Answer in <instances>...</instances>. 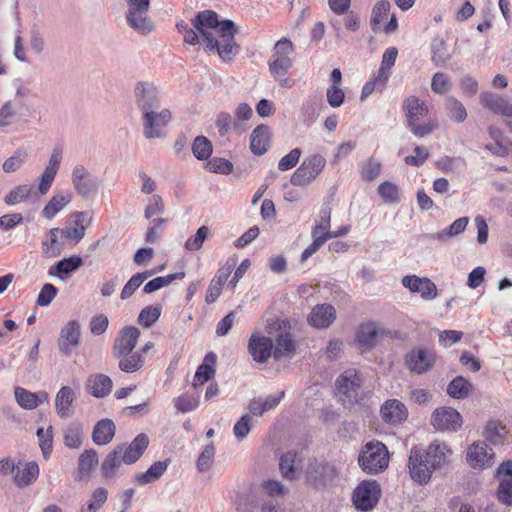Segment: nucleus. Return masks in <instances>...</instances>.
<instances>
[{
	"label": "nucleus",
	"instance_id": "f257e3e1",
	"mask_svg": "<svg viewBox=\"0 0 512 512\" xmlns=\"http://www.w3.org/2000/svg\"><path fill=\"white\" fill-rule=\"evenodd\" d=\"M452 454L450 447L439 441H433L425 450L413 447L408 459V472L419 485L430 482L434 471L441 469Z\"/></svg>",
	"mask_w": 512,
	"mask_h": 512
},
{
	"label": "nucleus",
	"instance_id": "f03ea898",
	"mask_svg": "<svg viewBox=\"0 0 512 512\" xmlns=\"http://www.w3.org/2000/svg\"><path fill=\"white\" fill-rule=\"evenodd\" d=\"M192 25L200 33L203 42L208 51H212L213 47H217V39L213 36L211 30H215L222 41H232L238 29L232 20H219V16L212 10H204L199 12L193 19Z\"/></svg>",
	"mask_w": 512,
	"mask_h": 512
},
{
	"label": "nucleus",
	"instance_id": "7ed1b4c3",
	"mask_svg": "<svg viewBox=\"0 0 512 512\" xmlns=\"http://www.w3.org/2000/svg\"><path fill=\"white\" fill-rule=\"evenodd\" d=\"M358 464L368 474H378L384 471L389 464L387 447L380 441L366 443L360 451Z\"/></svg>",
	"mask_w": 512,
	"mask_h": 512
},
{
	"label": "nucleus",
	"instance_id": "20e7f679",
	"mask_svg": "<svg viewBox=\"0 0 512 512\" xmlns=\"http://www.w3.org/2000/svg\"><path fill=\"white\" fill-rule=\"evenodd\" d=\"M403 110L407 115V126L417 137H425L431 134L438 125L429 121L425 124H419L420 117L428 114L427 105L415 96L406 98L403 102Z\"/></svg>",
	"mask_w": 512,
	"mask_h": 512
},
{
	"label": "nucleus",
	"instance_id": "39448f33",
	"mask_svg": "<svg viewBox=\"0 0 512 512\" xmlns=\"http://www.w3.org/2000/svg\"><path fill=\"white\" fill-rule=\"evenodd\" d=\"M127 5L126 22L134 31L145 35L154 29L152 21L148 18L150 0H124Z\"/></svg>",
	"mask_w": 512,
	"mask_h": 512
},
{
	"label": "nucleus",
	"instance_id": "423d86ee",
	"mask_svg": "<svg viewBox=\"0 0 512 512\" xmlns=\"http://www.w3.org/2000/svg\"><path fill=\"white\" fill-rule=\"evenodd\" d=\"M339 471L336 466L325 460H311L305 470L306 480L315 488H324L335 483Z\"/></svg>",
	"mask_w": 512,
	"mask_h": 512
},
{
	"label": "nucleus",
	"instance_id": "0eeeda50",
	"mask_svg": "<svg viewBox=\"0 0 512 512\" xmlns=\"http://www.w3.org/2000/svg\"><path fill=\"white\" fill-rule=\"evenodd\" d=\"M172 119L167 108L150 110L142 114L143 135L147 139H162L166 136L165 128Z\"/></svg>",
	"mask_w": 512,
	"mask_h": 512
},
{
	"label": "nucleus",
	"instance_id": "6e6552de",
	"mask_svg": "<svg viewBox=\"0 0 512 512\" xmlns=\"http://www.w3.org/2000/svg\"><path fill=\"white\" fill-rule=\"evenodd\" d=\"M326 165V159L320 154L306 157L290 178L294 186H307L311 184Z\"/></svg>",
	"mask_w": 512,
	"mask_h": 512
},
{
	"label": "nucleus",
	"instance_id": "1a4fd4ad",
	"mask_svg": "<svg viewBox=\"0 0 512 512\" xmlns=\"http://www.w3.org/2000/svg\"><path fill=\"white\" fill-rule=\"evenodd\" d=\"M381 488L376 480H364L355 488L352 496L356 509L371 511L378 503Z\"/></svg>",
	"mask_w": 512,
	"mask_h": 512
},
{
	"label": "nucleus",
	"instance_id": "9d476101",
	"mask_svg": "<svg viewBox=\"0 0 512 512\" xmlns=\"http://www.w3.org/2000/svg\"><path fill=\"white\" fill-rule=\"evenodd\" d=\"M336 386L344 403L358 402L362 380L356 370L348 369L340 374L336 380Z\"/></svg>",
	"mask_w": 512,
	"mask_h": 512
},
{
	"label": "nucleus",
	"instance_id": "9b49d317",
	"mask_svg": "<svg viewBox=\"0 0 512 512\" xmlns=\"http://www.w3.org/2000/svg\"><path fill=\"white\" fill-rule=\"evenodd\" d=\"M134 97L135 103L142 114L161 108L159 92L152 82H138L134 87Z\"/></svg>",
	"mask_w": 512,
	"mask_h": 512
},
{
	"label": "nucleus",
	"instance_id": "f8f14e48",
	"mask_svg": "<svg viewBox=\"0 0 512 512\" xmlns=\"http://www.w3.org/2000/svg\"><path fill=\"white\" fill-rule=\"evenodd\" d=\"M71 181L77 193L85 199L91 198L98 191V179L81 164L73 168Z\"/></svg>",
	"mask_w": 512,
	"mask_h": 512
},
{
	"label": "nucleus",
	"instance_id": "ddd939ff",
	"mask_svg": "<svg viewBox=\"0 0 512 512\" xmlns=\"http://www.w3.org/2000/svg\"><path fill=\"white\" fill-rule=\"evenodd\" d=\"M436 361L433 350L428 348H414L405 356V365L413 373L424 374L430 371Z\"/></svg>",
	"mask_w": 512,
	"mask_h": 512
},
{
	"label": "nucleus",
	"instance_id": "4468645a",
	"mask_svg": "<svg viewBox=\"0 0 512 512\" xmlns=\"http://www.w3.org/2000/svg\"><path fill=\"white\" fill-rule=\"evenodd\" d=\"M431 424L439 431H457L462 425V417L454 408L441 407L433 412Z\"/></svg>",
	"mask_w": 512,
	"mask_h": 512
},
{
	"label": "nucleus",
	"instance_id": "2eb2a0df",
	"mask_svg": "<svg viewBox=\"0 0 512 512\" xmlns=\"http://www.w3.org/2000/svg\"><path fill=\"white\" fill-rule=\"evenodd\" d=\"M494 452L486 442H475L467 451V462L474 469H485L493 465Z\"/></svg>",
	"mask_w": 512,
	"mask_h": 512
},
{
	"label": "nucleus",
	"instance_id": "dca6fc26",
	"mask_svg": "<svg viewBox=\"0 0 512 512\" xmlns=\"http://www.w3.org/2000/svg\"><path fill=\"white\" fill-rule=\"evenodd\" d=\"M140 330L134 326L123 327L114 340L112 347L113 356H122L123 353L134 351L138 343Z\"/></svg>",
	"mask_w": 512,
	"mask_h": 512
},
{
	"label": "nucleus",
	"instance_id": "f3484780",
	"mask_svg": "<svg viewBox=\"0 0 512 512\" xmlns=\"http://www.w3.org/2000/svg\"><path fill=\"white\" fill-rule=\"evenodd\" d=\"M402 285L413 293H420L424 300L435 299L438 295L437 286L426 277L408 275L402 278Z\"/></svg>",
	"mask_w": 512,
	"mask_h": 512
},
{
	"label": "nucleus",
	"instance_id": "a211bd4d",
	"mask_svg": "<svg viewBox=\"0 0 512 512\" xmlns=\"http://www.w3.org/2000/svg\"><path fill=\"white\" fill-rule=\"evenodd\" d=\"M248 351L254 361L265 363L273 356V341L269 337L252 334L248 343Z\"/></svg>",
	"mask_w": 512,
	"mask_h": 512
},
{
	"label": "nucleus",
	"instance_id": "6ab92c4d",
	"mask_svg": "<svg viewBox=\"0 0 512 512\" xmlns=\"http://www.w3.org/2000/svg\"><path fill=\"white\" fill-rule=\"evenodd\" d=\"M479 99L481 105L494 114L512 118V103L504 97L489 91H484L480 94Z\"/></svg>",
	"mask_w": 512,
	"mask_h": 512
},
{
	"label": "nucleus",
	"instance_id": "aec40b11",
	"mask_svg": "<svg viewBox=\"0 0 512 512\" xmlns=\"http://www.w3.org/2000/svg\"><path fill=\"white\" fill-rule=\"evenodd\" d=\"M500 479L498 499L501 503L512 506V460L503 462L497 469Z\"/></svg>",
	"mask_w": 512,
	"mask_h": 512
},
{
	"label": "nucleus",
	"instance_id": "412c9836",
	"mask_svg": "<svg viewBox=\"0 0 512 512\" xmlns=\"http://www.w3.org/2000/svg\"><path fill=\"white\" fill-rule=\"evenodd\" d=\"M80 325L77 321H69L60 331L58 339L59 351L69 356L72 349L79 345Z\"/></svg>",
	"mask_w": 512,
	"mask_h": 512
},
{
	"label": "nucleus",
	"instance_id": "4be33fe9",
	"mask_svg": "<svg viewBox=\"0 0 512 512\" xmlns=\"http://www.w3.org/2000/svg\"><path fill=\"white\" fill-rule=\"evenodd\" d=\"M149 445V438L146 434H138L129 444H120L117 449H121V454L125 464H133L140 459Z\"/></svg>",
	"mask_w": 512,
	"mask_h": 512
},
{
	"label": "nucleus",
	"instance_id": "5701e85b",
	"mask_svg": "<svg viewBox=\"0 0 512 512\" xmlns=\"http://www.w3.org/2000/svg\"><path fill=\"white\" fill-rule=\"evenodd\" d=\"M380 413L383 421L391 425L401 424L408 417L406 406L397 399L387 400L381 406Z\"/></svg>",
	"mask_w": 512,
	"mask_h": 512
},
{
	"label": "nucleus",
	"instance_id": "b1692460",
	"mask_svg": "<svg viewBox=\"0 0 512 512\" xmlns=\"http://www.w3.org/2000/svg\"><path fill=\"white\" fill-rule=\"evenodd\" d=\"M61 159H62V150L60 148H55L52 151V154L48 161V165L44 169V171L41 175V178H40V183L38 186L40 194L44 195L49 191V189L55 179V176L59 170Z\"/></svg>",
	"mask_w": 512,
	"mask_h": 512
},
{
	"label": "nucleus",
	"instance_id": "393cba45",
	"mask_svg": "<svg viewBox=\"0 0 512 512\" xmlns=\"http://www.w3.org/2000/svg\"><path fill=\"white\" fill-rule=\"evenodd\" d=\"M61 159H62V150L60 148H55L52 151V154L48 161V165L44 169V171L41 175V178H40V183L38 186L40 194L44 195L49 191V189L55 179V176L59 170Z\"/></svg>",
	"mask_w": 512,
	"mask_h": 512
},
{
	"label": "nucleus",
	"instance_id": "a878e982",
	"mask_svg": "<svg viewBox=\"0 0 512 512\" xmlns=\"http://www.w3.org/2000/svg\"><path fill=\"white\" fill-rule=\"evenodd\" d=\"M335 318L336 310L332 305L318 304L312 309L307 320L311 326L325 329L334 322Z\"/></svg>",
	"mask_w": 512,
	"mask_h": 512
},
{
	"label": "nucleus",
	"instance_id": "bb28decb",
	"mask_svg": "<svg viewBox=\"0 0 512 512\" xmlns=\"http://www.w3.org/2000/svg\"><path fill=\"white\" fill-rule=\"evenodd\" d=\"M75 392L70 386H63L55 397V409L60 418H69L74 414Z\"/></svg>",
	"mask_w": 512,
	"mask_h": 512
},
{
	"label": "nucleus",
	"instance_id": "cd10ccee",
	"mask_svg": "<svg viewBox=\"0 0 512 512\" xmlns=\"http://www.w3.org/2000/svg\"><path fill=\"white\" fill-rule=\"evenodd\" d=\"M271 133L266 125H258L250 135V149L254 155H263L270 147Z\"/></svg>",
	"mask_w": 512,
	"mask_h": 512
},
{
	"label": "nucleus",
	"instance_id": "c85d7f7f",
	"mask_svg": "<svg viewBox=\"0 0 512 512\" xmlns=\"http://www.w3.org/2000/svg\"><path fill=\"white\" fill-rule=\"evenodd\" d=\"M14 395L19 406L27 410L35 409L43 402H48V394L45 391L33 393L22 387H16Z\"/></svg>",
	"mask_w": 512,
	"mask_h": 512
},
{
	"label": "nucleus",
	"instance_id": "c756f323",
	"mask_svg": "<svg viewBox=\"0 0 512 512\" xmlns=\"http://www.w3.org/2000/svg\"><path fill=\"white\" fill-rule=\"evenodd\" d=\"M113 382L105 374L91 375L86 383L87 391L96 398H104L112 391Z\"/></svg>",
	"mask_w": 512,
	"mask_h": 512
},
{
	"label": "nucleus",
	"instance_id": "7c9ffc66",
	"mask_svg": "<svg viewBox=\"0 0 512 512\" xmlns=\"http://www.w3.org/2000/svg\"><path fill=\"white\" fill-rule=\"evenodd\" d=\"M115 424L111 419L98 421L92 432V440L96 445H107L115 435Z\"/></svg>",
	"mask_w": 512,
	"mask_h": 512
},
{
	"label": "nucleus",
	"instance_id": "2f4dec72",
	"mask_svg": "<svg viewBox=\"0 0 512 512\" xmlns=\"http://www.w3.org/2000/svg\"><path fill=\"white\" fill-rule=\"evenodd\" d=\"M483 434L486 441L493 445H503L508 442L509 431L505 425L497 420H489Z\"/></svg>",
	"mask_w": 512,
	"mask_h": 512
},
{
	"label": "nucleus",
	"instance_id": "473e14b6",
	"mask_svg": "<svg viewBox=\"0 0 512 512\" xmlns=\"http://www.w3.org/2000/svg\"><path fill=\"white\" fill-rule=\"evenodd\" d=\"M118 360V367L122 372L134 373L144 366V357L139 351L123 353L122 356H113Z\"/></svg>",
	"mask_w": 512,
	"mask_h": 512
},
{
	"label": "nucleus",
	"instance_id": "72a5a7b5",
	"mask_svg": "<svg viewBox=\"0 0 512 512\" xmlns=\"http://www.w3.org/2000/svg\"><path fill=\"white\" fill-rule=\"evenodd\" d=\"M124 463L121 449L115 447L110 453L106 455L102 461L100 471L104 478L112 479L116 475V470Z\"/></svg>",
	"mask_w": 512,
	"mask_h": 512
},
{
	"label": "nucleus",
	"instance_id": "f704fd0d",
	"mask_svg": "<svg viewBox=\"0 0 512 512\" xmlns=\"http://www.w3.org/2000/svg\"><path fill=\"white\" fill-rule=\"evenodd\" d=\"M83 265V260L78 255L59 260L54 266L50 267L48 274L50 276L69 275Z\"/></svg>",
	"mask_w": 512,
	"mask_h": 512
},
{
	"label": "nucleus",
	"instance_id": "c9c22d12",
	"mask_svg": "<svg viewBox=\"0 0 512 512\" xmlns=\"http://www.w3.org/2000/svg\"><path fill=\"white\" fill-rule=\"evenodd\" d=\"M71 200L72 194L70 192L55 194L43 208V216L47 219H52L59 211L69 204Z\"/></svg>",
	"mask_w": 512,
	"mask_h": 512
},
{
	"label": "nucleus",
	"instance_id": "e433bc0d",
	"mask_svg": "<svg viewBox=\"0 0 512 512\" xmlns=\"http://www.w3.org/2000/svg\"><path fill=\"white\" fill-rule=\"evenodd\" d=\"M39 475V467L36 462H29L22 469L17 467L14 475V482L18 487H26L37 479Z\"/></svg>",
	"mask_w": 512,
	"mask_h": 512
},
{
	"label": "nucleus",
	"instance_id": "4c0bfd02",
	"mask_svg": "<svg viewBox=\"0 0 512 512\" xmlns=\"http://www.w3.org/2000/svg\"><path fill=\"white\" fill-rule=\"evenodd\" d=\"M169 462V460H164L153 463L146 472L136 476L137 483L139 485H146L158 480L166 471Z\"/></svg>",
	"mask_w": 512,
	"mask_h": 512
},
{
	"label": "nucleus",
	"instance_id": "58836bf2",
	"mask_svg": "<svg viewBox=\"0 0 512 512\" xmlns=\"http://www.w3.org/2000/svg\"><path fill=\"white\" fill-rule=\"evenodd\" d=\"M431 54V60L437 67H443L451 60L446 43L439 37L434 38L431 43Z\"/></svg>",
	"mask_w": 512,
	"mask_h": 512
},
{
	"label": "nucleus",
	"instance_id": "ea45409f",
	"mask_svg": "<svg viewBox=\"0 0 512 512\" xmlns=\"http://www.w3.org/2000/svg\"><path fill=\"white\" fill-rule=\"evenodd\" d=\"M378 329L374 323H366L359 327L356 339L361 347L371 348L376 344Z\"/></svg>",
	"mask_w": 512,
	"mask_h": 512
},
{
	"label": "nucleus",
	"instance_id": "a19ab883",
	"mask_svg": "<svg viewBox=\"0 0 512 512\" xmlns=\"http://www.w3.org/2000/svg\"><path fill=\"white\" fill-rule=\"evenodd\" d=\"M472 385L462 376L455 377L447 387L449 396L455 399H465L470 395Z\"/></svg>",
	"mask_w": 512,
	"mask_h": 512
},
{
	"label": "nucleus",
	"instance_id": "79ce46f5",
	"mask_svg": "<svg viewBox=\"0 0 512 512\" xmlns=\"http://www.w3.org/2000/svg\"><path fill=\"white\" fill-rule=\"evenodd\" d=\"M98 465V454L94 449L85 450L78 460V473L81 477L89 476Z\"/></svg>",
	"mask_w": 512,
	"mask_h": 512
},
{
	"label": "nucleus",
	"instance_id": "37998d69",
	"mask_svg": "<svg viewBox=\"0 0 512 512\" xmlns=\"http://www.w3.org/2000/svg\"><path fill=\"white\" fill-rule=\"evenodd\" d=\"M469 218L464 216L456 219L447 229L437 232L433 238L445 242L461 234L467 227Z\"/></svg>",
	"mask_w": 512,
	"mask_h": 512
},
{
	"label": "nucleus",
	"instance_id": "c03bdc74",
	"mask_svg": "<svg viewBox=\"0 0 512 512\" xmlns=\"http://www.w3.org/2000/svg\"><path fill=\"white\" fill-rule=\"evenodd\" d=\"M295 350L292 337L289 333H281L276 339V346H273V357L279 360Z\"/></svg>",
	"mask_w": 512,
	"mask_h": 512
},
{
	"label": "nucleus",
	"instance_id": "a18cd8bd",
	"mask_svg": "<svg viewBox=\"0 0 512 512\" xmlns=\"http://www.w3.org/2000/svg\"><path fill=\"white\" fill-rule=\"evenodd\" d=\"M184 277H185V273L183 271L169 274L167 276L156 277L145 284L143 291L147 294H151V293L169 285L174 280L183 279Z\"/></svg>",
	"mask_w": 512,
	"mask_h": 512
},
{
	"label": "nucleus",
	"instance_id": "49530a36",
	"mask_svg": "<svg viewBox=\"0 0 512 512\" xmlns=\"http://www.w3.org/2000/svg\"><path fill=\"white\" fill-rule=\"evenodd\" d=\"M445 107L451 120L462 123L467 118L465 106L455 97L450 96L445 101Z\"/></svg>",
	"mask_w": 512,
	"mask_h": 512
},
{
	"label": "nucleus",
	"instance_id": "de8ad7c7",
	"mask_svg": "<svg viewBox=\"0 0 512 512\" xmlns=\"http://www.w3.org/2000/svg\"><path fill=\"white\" fill-rule=\"evenodd\" d=\"M391 8V4L389 1L381 0L375 4V6L372 9V15H371V29L374 32H377L380 30V25L383 22V20L387 17L389 11Z\"/></svg>",
	"mask_w": 512,
	"mask_h": 512
},
{
	"label": "nucleus",
	"instance_id": "09e8293b",
	"mask_svg": "<svg viewBox=\"0 0 512 512\" xmlns=\"http://www.w3.org/2000/svg\"><path fill=\"white\" fill-rule=\"evenodd\" d=\"M212 143L205 136H197L192 143L193 155L198 160H206L212 154Z\"/></svg>",
	"mask_w": 512,
	"mask_h": 512
},
{
	"label": "nucleus",
	"instance_id": "8fccbe9b",
	"mask_svg": "<svg viewBox=\"0 0 512 512\" xmlns=\"http://www.w3.org/2000/svg\"><path fill=\"white\" fill-rule=\"evenodd\" d=\"M240 46L235 39L232 41H217V47H213L212 51H216L223 61H231L239 52Z\"/></svg>",
	"mask_w": 512,
	"mask_h": 512
},
{
	"label": "nucleus",
	"instance_id": "3c124183",
	"mask_svg": "<svg viewBox=\"0 0 512 512\" xmlns=\"http://www.w3.org/2000/svg\"><path fill=\"white\" fill-rule=\"evenodd\" d=\"M274 59L269 61V70L272 75H285L292 67V59L289 55H273Z\"/></svg>",
	"mask_w": 512,
	"mask_h": 512
},
{
	"label": "nucleus",
	"instance_id": "603ef678",
	"mask_svg": "<svg viewBox=\"0 0 512 512\" xmlns=\"http://www.w3.org/2000/svg\"><path fill=\"white\" fill-rule=\"evenodd\" d=\"M33 192V187L30 185H19L15 187L4 198L7 205H14L26 201Z\"/></svg>",
	"mask_w": 512,
	"mask_h": 512
},
{
	"label": "nucleus",
	"instance_id": "864d4df0",
	"mask_svg": "<svg viewBox=\"0 0 512 512\" xmlns=\"http://www.w3.org/2000/svg\"><path fill=\"white\" fill-rule=\"evenodd\" d=\"M211 235L210 228L201 226L195 235L188 238L185 242V249L188 251H198L202 248L204 241Z\"/></svg>",
	"mask_w": 512,
	"mask_h": 512
},
{
	"label": "nucleus",
	"instance_id": "5fc2aeb1",
	"mask_svg": "<svg viewBox=\"0 0 512 512\" xmlns=\"http://www.w3.org/2000/svg\"><path fill=\"white\" fill-rule=\"evenodd\" d=\"M59 232V228L50 229L48 238L42 242V251L46 257H56L61 253V248L57 240V234Z\"/></svg>",
	"mask_w": 512,
	"mask_h": 512
},
{
	"label": "nucleus",
	"instance_id": "6e6d98bb",
	"mask_svg": "<svg viewBox=\"0 0 512 512\" xmlns=\"http://www.w3.org/2000/svg\"><path fill=\"white\" fill-rule=\"evenodd\" d=\"M436 165L440 170L444 172H458L466 167V162L460 156H444L436 162Z\"/></svg>",
	"mask_w": 512,
	"mask_h": 512
},
{
	"label": "nucleus",
	"instance_id": "4d7b16f0",
	"mask_svg": "<svg viewBox=\"0 0 512 512\" xmlns=\"http://www.w3.org/2000/svg\"><path fill=\"white\" fill-rule=\"evenodd\" d=\"M381 168L382 165L377 159L370 158L361 166V178L367 182L373 181L380 175Z\"/></svg>",
	"mask_w": 512,
	"mask_h": 512
},
{
	"label": "nucleus",
	"instance_id": "13d9d810",
	"mask_svg": "<svg viewBox=\"0 0 512 512\" xmlns=\"http://www.w3.org/2000/svg\"><path fill=\"white\" fill-rule=\"evenodd\" d=\"M322 107V101L317 96H310L302 105L301 112L306 121L312 122Z\"/></svg>",
	"mask_w": 512,
	"mask_h": 512
},
{
	"label": "nucleus",
	"instance_id": "bf43d9fd",
	"mask_svg": "<svg viewBox=\"0 0 512 512\" xmlns=\"http://www.w3.org/2000/svg\"><path fill=\"white\" fill-rule=\"evenodd\" d=\"M64 444L69 448H79L82 445V430L79 424L72 423L65 430Z\"/></svg>",
	"mask_w": 512,
	"mask_h": 512
},
{
	"label": "nucleus",
	"instance_id": "052dcab7",
	"mask_svg": "<svg viewBox=\"0 0 512 512\" xmlns=\"http://www.w3.org/2000/svg\"><path fill=\"white\" fill-rule=\"evenodd\" d=\"M29 44L31 49L37 54L40 55L43 53L45 48V39L44 35L41 31V27L34 23L29 32Z\"/></svg>",
	"mask_w": 512,
	"mask_h": 512
},
{
	"label": "nucleus",
	"instance_id": "680f3d73",
	"mask_svg": "<svg viewBox=\"0 0 512 512\" xmlns=\"http://www.w3.org/2000/svg\"><path fill=\"white\" fill-rule=\"evenodd\" d=\"M161 307L147 306L139 314L138 321L145 328L151 327L160 317Z\"/></svg>",
	"mask_w": 512,
	"mask_h": 512
},
{
	"label": "nucleus",
	"instance_id": "e2e57ef3",
	"mask_svg": "<svg viewBox=\"0 0 512 512\" xmlns=\"http://www.w3.org/2000/svg\"><path fill=\"white\" fill-rule=\"evenodd\" d=\"M28 157V153L24 149H18L15 153L6 159L3 163V170L6 173L17 171Z\"/></svg>",
	"mask_w": 512,
	"mask_h": 512
},
{
	"label": "nucleus",
	"instance_id": "0e129e2a",
	"mask_svg": "<svg viewBox=\"0 0 512 512\" xmlns=\"http://www.w3.org/2000/svg\"><path fill=\"white\" fill-rule=\"evenodd\" d=\"M107 496L108 492L105 488H96L93 491L90 500L88 501L87 508L82 509L81 512H97L106 502Z\"/></svg>",
	"mask_w": 512,
	"mask_h": 512
},
{
	"label": "nucleus",
	"instance_id": "69168bd1",
	"mask_svg": "<svg viewBox=\"0 0 512 512\" xmlns=\"http://www.w3.org/2000/svg\"><path fill=\"white\" fill-rule=\"evenodd\" d=\"M378 193L385 203H396L400 199L398 187L389 181H385L378 186Z\"/></svg>",
	"mask_w": 512,
	"mask_h": 512
},
{
	"label": "nucleus",
	"instance_id": "338daca9",
	"mask_svg": "<svg viewBox=\"0 0 512 512\" xmlns=\"http://www.w3.org/2000/svg\"><path fill=\"white\" fill-rule=\"evenodd\" d=\"M253 424V419L249 414L243 415L234 425L233 433L237 440L241 441L247 437Z\"/></svg>",
	"mask_w": 512,
	"mask_h": 512
},
{
	"label": "nucleus",
	"instance_id": "774afa93",
	"mask_svg": "<svg viewBox=\"0 0 512 512\" xmlns=\"http://www.w3.org/2000/svg\"><path fill=\"white\" fill-rule=\"evenodd\" d=\"M214 455H215L214 445L212 443L206 445L198 457L197 464H196L197 469L200 472L208 471L211 467Z\"/></svg>",
	"mask_w": 512,
	"mask_h": 512
}]
</instances>
